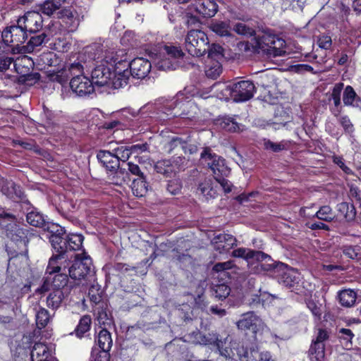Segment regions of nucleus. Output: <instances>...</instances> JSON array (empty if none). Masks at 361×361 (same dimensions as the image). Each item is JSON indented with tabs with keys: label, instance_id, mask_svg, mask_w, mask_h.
<instances>
[{
	"label": "nucleus",
	"instance_id": "33",
	"mask_svg": "<svg viewBox=\"0 0 361 361\" xmlns=\"http://www.w3.org/2000/svg\"><path fill=\"white\" fill-rule=\"evenodd\" d=\"M114 172L115 174L113 177L114 184L122 185L123 184L128 185L130 183H132L133 180L126 169L119 167L118 169L116 170Z\"/></svg>",
	"mask_w": 361,
	"mask_h": 361
},
{
	"label": "nucleus",
	"instance_id": "56",
	"mask_svg": "<svg viewBox=\"0 0 361 361\" xmlns=\"http://www.w3.org/2000/svg\"><path fill=\"white\" fill-rule=\"evenodd\" d=\"M212 290H214L215 297L219 300L226 298L231 293L230 287L224 283L216 286L214 289L213 287Z\"/></svg>",
	"mask_w": 361,
	"mask_h": 361
},
{
	"label": "nucleus",
	"instance_id": "26",
	"mask_svg": "<svg viewBox=\"0 0 361 361\" xmlns=\"http://www.w3.org/2000/svg\"><path fill=\"white\" fill-rule=\"evenodd\" d=\"M197 190L207 200L214 199L217 195L216 190L212 186V180L210 178H204L200 183Z\"/></svg>",
	"mask_w": 361,
	"mask_h": 361
},
{
	"label": "nucleus",
	"instance_id": "6",
	"mask_svg": "<svg viewBox=\"0 0 361 361\" xmlns=\"http://www.w3.org/2000/svg\"><path fill=\"white\" fill-rule=\"evenodd\" d=\"M209 39L207 35L202 30L192 29L185 39V46L188 52L197 57H200L207 53Z\"/></svg>",
	"mask_w": 361,
	"mask_h": 361
},
{
	"label": "nucleus",
	"instance_id": "47",
	"mask_svg": "<svg viewBox=\"0 0 361 361\" xmlns=\"http://www.w3.org/2000/svg\"><path fill=\"white\" fill-rule=\"evenodd\" d=\"M97 319L100 324L104 325H110L113 322L111 313L104 307L98 308Z\"/></svg>",
	"mask_w": 361,
	"mask_h": 361
},
{
	"label": "nucleus",
	"instance_id": "27",
	"mask_svg": "<svg viewBox=\"0 0 361 361\" xmlns=\"http://www.w3.org/2000/svg\"><path fill=\"white\" fill-rule=\"evenodd\" d=\"M97 343L102 350L109 352L113 344L111 334L106 329L100 330L98 337Z\"/></svg>",
	"mask_w": 361,
	"mask_h": 361
},
{
	"label": "nucleus",
	"instance_id": "8",
	"mask_svg": "<svg viewBox=\"0 0 361 361\" xmlns=\"http://www.w3.org/2000/svg\"><path fill=\"white\" fill-rule=\"evenodd\" d=\"M200 157L212 169L214 178L216 176H228L230 173L229 168L226 166L225 159L213 153L210 148L205 147Z\"/></svg>",
	"mask_w": 361,
	"mask_h": 361
},
{
	"label": "nucleus",
	"instance_id": "23",
	"mask_svg": "<svg viewBox=\"0 0 361 361\" xmlns=\"http://www.w3.org/2000/svg\"><path fill=\"white\" fill-rule=\"evenodd\" d=\"M343 101L345 106L361 107V99L350 85L344 89Z\"/></svg>",
	"mask_w": 361,
	"mask_h": 361
},
{
	"label": "nucleus",
	"instance_id": "14",
	"mask_svg": "<svg viewBox=\"0 0 361 361\" xmlns=\"http://www.w3.org/2000/svg\"><path fill=\"white\" fill-rule=\"evenodd\" d=\"M13 233H11V238L13 241L16 242L23 246V248L20 250V252H18L14 251L10 255L11 257L9 259V262L15 258L18 257L19 255L23 256L25 258H27V244L29 243V239L27 235V230L20 228L18 226H16L15 229L12 231Z\"/></svg>",
	"mask_w": 361,
	"mask_h": 361
},
{
	"label": "nucleus",
	"instance_id": "30",
	"mask_svg": "<svg viewBox=\"0 0 361 361\" xmlns=\"http://www.w3.org/2000/svg\"><path fill=\"white\" fill-rule=\"evenodd\" d=\"M249 252L250 253L248 255V261H256L262 262H264V263H262L261 264V268L264 271V269L262 268L263 264H275L274 262H273V259H271L270 255L262 251L250 249Z\"/></svg>",
	"mask_w": 361,
	"mask_h": 361
},
{
	"label": "nucleus",
	"instance_id": "62",
	"mask_svg": "<svg viewBox=\"0 0 361 361\" xmlns=\"http://www.w3.org/2000/svg\"><path fill=\"white\" fill-rule=\"evenodd\" d=\"M221 73V65L219 62H215L212 66L208 67L205 71V74L207 77L215 79L216 78L220 73Z\"/></svg>",
	"mask_w": 361,
	"mask_h": 361
},
{
	"label": "nucleus",
	"instance_id": "21",
	"mask_svg": "<svg viewBox=\"0 0 361 361\" xmlns=\"http://www.w3.org/2000/svg\"><path fill=\"white\" fill-rule=\"evenodd\" d=\"M48 36L44 31H42L39 35H35L30 37L27 42V44L23 45L20 48V51L23 53H31L37 47L41 46L42 44L48 42Z\"/></svg>",
	"mask_w": 361,
	"mask_h": 361
},
{
	"label": "nucleus",
	"instance_id": "55",
	"mask_svg": "<svg viewBox=\"0 0 361 361\" xmlns=\"http://www.w3.org/2000/svg\"><path fill=\"white\" fill-rule=\"evenodd\" d=\"M69 78V74L66 71V68L50 75L51 80L57 82L61 85L66 83Z\"/></svg>",
	"mask_w": 361,
	"mask_h": 361
},
{
	"label": "nucleus",
	"instance_id": "44",
	"mask_svg": "<svg viewBox=\"0 0 361 361\" xmlns=\"http://www.w3.org/2000/svg\"><path fill=\"white\" fill-rule=\"evenodd\" d=\"M164 49L165 50L167 56L173 61H179V60L183 59L184 56V53L182 49L178 47L165 45L164 47Z\"/></svg>",
	"mask_w": 361,
	"mask_h": 361
},
{
	"label": "nucleus",
	"instance_id": "37",
	"mask_svg": "<svg viewBox=\"0 0 361 361\" xmlns=\"http://www.w3.org/2000/svg\"><path fill=\"white\" fill-rule=\"evenodd\" d=\"M219 91L222 98L225 99H231L234 101V87L233 82L229 85L226 84H215L212 87Z\"/></svg>",
	"mask_w": 361,
	"mask_h": 361
},
{
	"label": "nucleus",
	"instance_id": "13",
	"mask_svg": "<svg viewBox=\"0 0 361 361\" xmlns=\"http://www.w3.org/2000/svg\"><path fill=\"white\" fill-rule=\"evenodd\" d=\"M0 191L7 197L14 201L23 200L25 198L24 191L19 185L4 178L0 181Z\"/></svg>",
	"mask_w": 361,
	"mask_h": 361
},
{
	"label": "nucleus",
	"instance_id": "11",
	"mask_svg": "<svg viewBox=\"0 0 361 361\" xmlns=\"http://www.w3.org/2000/svg\"><path fill=\"white\" fill-rule=\"evenodd\" d=\"M234 102H243L250 100L256 92V87L250 80H240L233 82Z\"/></svg>",
	"mask_w": 361,
	"mask_h": 361
},
{
	"label": "nucleus",
	"instance_id": "1",
	"mask_svg": "<svg viewBox=\"0 0 361 361\" xmlns=\"http://www.w3.org/2000/svg\"><path fill=\"white\" fill-rule=\"evenodd\" d=\"M126 69L119 70L118 74L115 78L114 89L123 87L128 83L130 76L135 79H144L149 73L152 64L147 59L142 57L135 58L130 63L124 61Z\"/></svg>",
	"mask_w": 361,
	"mask_h": 361
},
{
	"label": "nucleus",
	"instance_id": "50",
	"mask_svg": "<svg viewBox=\"0 0 361 361\" xmlns=\"http://www.w3.org/2000/svg\"><path fill=\"white\" fill-rule=\"evenodd\" d=\"M68 281V275L65 273L55 275L52 281V286L54 290H63Z\"/></svg>",
	"mask_w": 361,
	"mask_h": 361
},
{
	"label": "nucleus",
	"instance_id": "58",
	"mask_svg": "<svg viewBox=\"0 0 361 361\" xmlns=\"http://www.w3.org/2000/svg\"><path fill=\"white\" fill-rule=\"evenodd\" d=\"M166 190L171 195L178 194L182 188V182L180 179L176 178L168 181L166 186Z\"/></svg>",
	"mask_w": 361,
	"mask_h": 361
},
{
	"label": "nucleus",
	"instance_id": "32",
	"mask_svg": "<svg viewBox=\"0 0 361 361\" xmlns=\"http://www.w3.org/2000/svg\"><path fill=\"white\" fill-rule=\"evenodd\" d=\"M339 302L342 306L350 307L356 300V294L351 290H343L338 293Z\"/></svg>",
	"mask_w": 361,
	"mask_h": 361
},
{
	"label": "nucleus",
	"instance_id": "3",
	"mask_svg": "<svg viewBox=\"0 0 361 361\" xmlns=\"http://www.w3.org/2000/svg\"><path fill=\"white\" fill-rule=\"evenodd\" d=\"M285 41L276 35L264 32L256 39L255 47L258 53L262 52L269 57H276L285 54L283 48Z\"/></svg>",
	"mask_w": 361,
	"mask_h": 361
},
{
	"label": "nucleus",
	"instance_id": "22",
	"mask_svg": "<svg viewBox=\"0 0 361 361\" xmlns=\"http://www.w3.org/2000/svg\"><path fill=\"white\" fill-rule=\"evenodd\" d=\"M336 210L338 215L343 216L348 222L353 221L355 219L357 212L353 204H349L345 202H341L337 204Z\"/></svg>",
	"mask_w": 361,
	"mask_h": 361
},
{
	"label": "nucleus",
	"instance_id": "19",
	"mask_svg": "<svg viewBox=\"0 0 361 361\" xmlns=\"http://www.w3.org/2000/svg\"><path fill=\"white\" fill-rule=\"evenodd\" d=\"M16 72L20 74L18 81L20 84L32 86L36 84L41 78V75L37 72H30L23 73V66L20 63L15 64Z\"/></svg>",
	"mask_w": 361,
	"mask_h": 361
},
{
	"label": "nucleus",
	"instance_id": "16",
	"mask_svg": "<svg viewBox=\"0 0 361 361\" xmlns=\"http://www.w3.org/2000/svg\"><path fill=\"white\" fill-rule=\"evenodd\" d=\"M236 243V238L233 235L227 233L219 234L212 240L214 248L220 253L228 252L237 245Z\"/></svg>",
	"mask_w": 361,
	"mask_h": 361
},
{
	"label": "nucleus",
	"instance_id": "35",
	"mask_svg": "<svg viewBox=\"0 0 361 361\" xmlns=\"http://www.w3.org/2000/svg\"><path fill=\"white\" fill-rule=\"evenodd\" d=\"M67 241H68V252L72 251H76L82 247V244L84 238L80 234L75 233H66Z\"/></svg>",
	"mask_w": 361,
	"mask_h": 361
},
{
	"label": "nucleus",
	"instance_id": "59",
	"mask_svg": "<svg viewBox=\"0 0 361 361\" xmlns=\"http://www.w3.org/2000/svg\"><path fill=\"white\" fill-rule=\"evenodd\" d=\"M110 354L107 351L99 350L97 348H94L91 353L90 361H109Z\"/></svg>",
	"mask_w": 361,
	"mask_h": 361
},
{
	"label": "nucleus",
	"instance_id": "20",
	"mask_svg": "<svg viewBox=\"0 0 361 361\" xmlns=\"http://www.w3.org/2000/svg\"><path fill=\"white\" fill-rule=\"evenodd\" d=\"M50 356V350L44 343H36L30 353L31 361H51Z\"/></svg>",
	"mask_w": 361,
	"mask_h": 361
},
{
	"label": "nucleus",
	"instance_id": "61",
	"mask_svg": "<svg viewBox=\"0 0 361 361\" xmlns=\"http://www.w3.org/2000/svg\"><path fill=\"white\" fill-rule=\"evenodd\" d=\"M186 336L188 341L195 345H202V343L205 342V340L202 339L204 338V334L198 330L188 334Z\"/></svg>",
	"mask_w": 361,
	"mask_h": 361
},
{
	"label": "nucleus",
	"instance_id": "60",
	"mask_svg": "<svg viewBox=\"0 0 361 361\" xmlns=\"http://www.w3.org/2000/svg\"><path fill=\"white\" fill-rule=\"evenodd\" d=\"M191 256L188 254L180 253L176 249L172 250L171 259L179 263H188L191 262Z\"/></svg>",
	"mask_w": 361,
	"mask_h": 361
},
{
	"label": "nucleus",
	"instance_id": "2",
	"mask_svg": "<svg viewBox=\"0 0 361 361\" xmlns=\"http://www.w3.org/2000/svg\"><path fill=\"white\" fill-rule=\"evenodd\" d=\"M103 60L107 63H115L114 71H112L111 68L104 64L97 66L92 71L91 81L94 85L99 87L109 86L114 88V82L119 70H121L119 66L123 65V61L121 60L117 61L118 59L113 55V53L110 56L106 55Z\"/></svg>",
	"mask_w": 361,
	"mask_h": 361
},
{
	"label": "nucleus",
	"instance_id": "51",
	"mask_svg": "<svg viewBox=\"0 0 361 361\" xmlns=\"http://www.w3.org/2000/svg\"><path fill=\"white\" fill-rule=\"evenodd\" d=\"M274 119L275 121L273 122V124L285 126L290 121L291 118L285 111L279 109L275 112Z\"/></svg>",
	"mask_w": 361,
	"mask_h": 361
},
{
	"label": "nucleus",
	"instance_id": "17",
	"mask_svg": "<svg viewBox=\"0 0 361 361\" xmlns=\"http://www.w3.org/2000/svg\"><path fill=\"white\" fill-rule=\"evenodd\" d=\"M99 161L109 171H115L119 168L118 159L113 152L107 150H100L97 154Z\"/></svg>",
	"mask_w": 361,
	"mask_h": 361
},
{
	"label": "nucleus",
	"instance_id": "10",
	"mask_svg": "<svg viewBox=\"0 0 361 361\" xmlns=\"http://www.w3.org/2000/svg\"><path fill=\"white\" fill-rule=\"evenodd\" d=\"M236 325L240 330H249L256 334L263 329L264 323L254 312H248L242 314V318L236 322Z\"/></svg>",
	"mask_w": 361,
	"mask_h": 361
},
{
	"label": "nucleus",
	"instance_id": "45",
	"mask_svg": "<svg viewBox=\"0 0 361 361\" xmlns=\"http://www.w3.org/2000/svg\"><path fill=\"white\" fill-rule=\"evenodd\" d=\"M113 153L118 159L119 164L121 161L123 162L126 161L132 154L130 147L127 146L118 147L113 150Z\"/></svg>",
	"mask_w": 361,
	"mask_h": 361
},
{
	"label": "nucleus",
	"instance_id": "40",
	"mask_svg": "<svg viewBox=\"0 0 361 361\" xmlns=\"http://www.w3.org/2000/svg\"><path fill=\"white\" fill-rule=\"evenodd\" d=\"M314 216L327 222L332 221L335 218L332 209L329 205L321 207Z\"/></svg>",
	"mask_w": 361,
	"mask_h": 361
},
{
	"label": "nucleus",
	"instance_id": "46",
	"mask_svg": "<svg viewBox=\"0 0 361 361\" xmlns=\"http://www.w3.org/2000/svg\"><path fill=\"white\" fill-rule=\"evenodd\" d=\"M343 253L350 259L360 260V249L357 246L345 245L342 247Z\"/></svg>",
	"mask_w": 361,
	"mask_h": 361
},
{
	"label": "nucleus",
	"instance_id": "64",
	"mask_svg": "<svg viewBox=\"0 0 361 361\" xmlns=\"http://www.w3.org/2000/svg\"><path fill=\"white\" fill-rule=\"evenodd\" d=\"M66 68L67 73L69 74V78L80 75V74L82 72V66L80 63H71Z\"/></svg>",
	"mask_w": 361,
	"mask_h": 361
},
{
	"label": "nucleus",
	"instance_id": "39",
	"mask_svg": "<svg viewBox=\"0 0 361 361\" xmlns=\"http://www.w3.org/2000/svg\"><path fill=\"white\" fill-rule=\"evenodd\" d=\"M91 325V318L89 315L83 316L79 322L75 331L78 337L81 338L84 334L90 330Z\"/></svg>",
	"mask_w": 361,
	"mask_h": 361
},
{
	"label": "nucleus",
	"instance_id": "9",
	"mask_svg": "<svg viewBox=\"0 0 361 361\" xmlns=\"http://www.w3.org/2000/svg\"><path fill=\"white\" fill-rule=\"evenodd\" d=\"M43 18L37 11H28L18 19V24L24 27L30 34H35L42 29Z\"/></svg>",
	"mask_w": 361,
	"mask_h": 361
},
{
	"label": "nucleus",
	"instance_id": "41",
	"mask_svg": "<svg viewBox=\"0 0 361 361\" xmlns=\"http://www.w3.org/2000/svg\"><path fill=\"white\" fill-rule=\"evenodd\" d=\"M63 258L64 257L61 256H58V254L56 253L54 254L49 260V263L46 270L47 273L49 274H52L59 272L61 270L59 260Z\"/></svg>",
	"mask_w": 361,
	"mask_h": 361
},
{
	"label": "nucleus",
	"instance_id": "43",
	"mask_svg": "<svg viewBox=\"0 0 361 361\" xmlns=\"http://www.w3.org/2000/svg\"><path fill=\"white\" fill-rule=\"evenodd\" d=\"M61 4H60L59 1H54V0H46L41 6L40 10L41 11L47 16H51L53 13L59 9Z\"/></svg>",
	"mask_w": 361,
	"mask_h": 361
},
{
	"label": "nucleus",
	"instance_id": "15",
	"mask_svg": "<svg viewBox=\"0 0 361 361\" xmlns=\"http://www.w3.org/2000/svg\"><path fill=\"white\" fill-rule=\"evenodd\" d=\"M26 221L30 226L42 228L47 232L49 231V227L56 224L47 221L43 214L35 207H32L30 211L27 212Z\"/></svg>",
	"mask_w": 361,
	"mask_h": 361
},
{
	"label": "nucleus",
	"instance_id": "29",
	"mask_svg": "<svg viewBox=\"0 0 361 361\" xmlns=\"http://www.w3.org/2000/svg\"><path fill=\"white\" fill-rule=\"evenodd\" d=\"M154 169L157 173H161L166 177H170L173 173H175L171 159L158 161L154 165Z\"/></svg>",
	"mask_w": 361,
	"mask_h": 361
},
{
	"label": "nucleus",
	"instance_id": "57",
	"mask_svg": "<svg viewBox=\"0 0 361 361\" xmlns=\"http://www.w3.org/2000/svg\"><path fill=\"white\" fill-rule=\"evenodd\" d=\"M221 127L229 132H236L240 129V127L234 119L231 118H223L220 122Z\"/></svg>",
	"mask_w": 361,
	"mask_h": 361
},
{
	"label": "nucleus",
	"instance_id": "5",
	"mask_svg": "<svg viewBox=\"0 0 361 361\" xmlns=\"http://www.w3.org/2000/svg\"><path fill=\"white\" fill-rule=\"evenodd\" d=\"M262 268L265 271L277 269L281 271L279 282L286 287L291 288L292 291L298 293L300 289V274L293 269H289L283 263L263 264Z\"/></svg>",
	"mask_w": 361,
	"mask_h": 361
},
{
	"label": "nucleus",
	"instance_id": "52",
	"mask_svg": "<svg viewBox=\"0 0 361 361\" xmlns=\"http://www.w3.org/2000/svg\"><path fill=\"white\" fill-rule=\"evenodd\" d=\"M233 30L238 35H245L247 37L253 36L255 34V30L243 23H237L233 26Z\"/></svg>",
	"mask_w": 361,
	"mask_h": 361
},
{
	"label": "nucleus",
	"instance_id": "7",
	"mask_svg": "<svg viewBox=\"0 0 361 361\" xmlns=\"http://www.w3.org/2000/svg\"><path fill=\"white\" fill-rule=\"evenodd\" d=\"M49 233H51L49 240L55 252L58 254V256H61L64 258L65 256L68 257V241H67L66 233L64 228L58 224H55L49 227Z\"/></svg>",
	"mask_w": 361,
	"mask_h": 361
},
{
	"label": "nucleus",
	"instance_id": "42",
	"mask_svg": "<svg viewBox=\"0 0 361 361\" xmlns=\"http://www.w3.org/2000/svg\"><path fill=\"white\" fill-rule=\"evenodd\" d=\"M211 28L213 32L220 36H230L231 27L229 24L226 22H217L211 25Z\"/></svg>",
	"mask_w": 361,
	"mask_h": 361
},
{
	"label": "nucleus",
	"instance_id": "28",
	"mask_svg": "<svg viewBox=\"0 0 361 361\" xmlns=\"http://www.w3.org/2000/svg\"><path fill=\"white\" fill-rule=\"evenodd\" d=\"M11 30L13 32V39H11V42L16 44V46L23 44L27 39V30L24 27H20V24L16 25H11Z\"/></svg>",
	"mask_w": 361,
	"mask_h": 361
},
{
	"label": "nucleus",
	"instance_id": "53",
	"mask_svg": "<svg viewBox=\"0 0 361 361\" xmlns=\"http://www.w3.org/2000/svg\"><path fill=\"white\" fill-rule=\"evenodd\" d=\"M264 146L267 150H271L273 152H279L286 148V142L284 141L274 142L270 140H264Z\"/></svg>",
	"mask_w": 361,
	"mask_h": 361
},
{
	"label": "nucleus",
	"instance_id": "18",
	"mask_svg": "<svg viewBox=\"0 0 361 361\" xmlns=\"http://www.w3.org/2000/svg\"><path fill=\"white\" fill-rule=\"evenodd\" d=\"M195 10L203 17L211 18L218 11V5L215 0H198L195 4Z\"/></svg>",
	"mask_w": 361,
	"mask_h": 361
},
{
	"label": "nucleus",
	"instance_id": "12",
	"mask_svg": "<svg viewBox=\"0 0 361 361\" xmlns=\"http://www.w3.org/2000/svg\"><path fill=\"white\" fill-rule=\"evenodd\" d=\"M70 87L73 93L78 97H86L94 92V85L87 77L77 75L70 81Z\"/></svg>",
	"mask_w": 361,
	"mask_h": 361
},
{
	"label": "nucleus",
	"instance_id": "24",
	"mask_svg": "<svg viewBox=\"0 0 361 361\" xmlns=\"http://www.w3.org/2000/svg\"><path fill=\"white\" fill-rule=\"evenodd\" d=\"M65 298V293L63 290H54L47 298L48 307L56 310L62 304Z\"/></svg>",
	"mask_w": 361,
	"mask_h": 361
},
{
	"label": "nucleus",
	"instance_id": "36",
	"mask_svg": "<svg viewBox=\"0 0 361 361\" xmlns=\"http://www.w3.org/2000/svg\"><path fill=\"white\" fill-rule=\"evenodd\" d=\"M52 316L44 307H40L36 313V324L39 329L44 328L51 321Z\"/></svg>",
	"mask_w": 361,
	"mask_h": 361
},
{
	"label": "nucleus",
	"instance_id": "38",
	"mask_svg": "<svg viewBox=\"0 0 361 361\" xmlns=\"http://www.w3.org/2000/svg\"><path fill=\"white\" fill-rule=\"evenodd\" d=\"M247 361H270L271 355L268 352H259L257 348H251L246 352Z\"/></svg>",
	"mask_w": 361,
	"mask_h": 361
},
{
	"label": "nucleus",
	"instance_id": "63",
	"mask_svg": "<svg viewBox=\"0 0 361 361\" xmlns=\"http://www.w3.org/2000/svg\"><path fill=\"white\" fill-rule=\"evenodd\" d=\"M171 162L175 173H176V171L184 170L187 164V161L185 158L183 157H174L171 160Z\"/></svg>",
	"mask_w": 361,
	"mask_h": 361
},
{
	"label": "nucleus",
	"instance_id": "25",
	"mask_svg": "<svg viewBox=\"0 0 361 361\" xmlns=\"http://www.w3.org/2000/svg\"><path fill=\"white\" fill-rule=\"evenodd\" d=\"M149 185L146 181L145 175L133 180L131 188L133 194L137 197H143L148 191Z\"/></svg>",
	"mask_w": 361,
	"mask_h": 361
},
{
	"label": "nucleus",
	"instance_id": "31",
	"mask_svg": "<svg viewBox=\"0 0 361 361\" xmlns=\"http://www.w3.org/2000/svg\"><path fill=\"white\" fill-rule=\"evenodd\" d=\"M325 355V346L324 344H314L312 342L310 350L309 356L311 361H322L324 358Z\"/></svg>",
	"mask_w": 361,
	"mask_h": 361
},
{
	"label": "nucleus",
	"instance_id": "54",
	"mask_svg": "<svg viewBox=\"0 0 361 361\" xmlns=\"http://www.w3.org/2000/svg\"><path fill=\"white\" fill-rule=\"evenodd\" d=\"M204 340L205 342L202 343V345H214L216 348H221L223 345V341L219 339V335L216 333H209L208 334H204Z\"/></svg>",
	"mask_w": 361,
	"mask_h": 361
},
{
	"label": "nucleus",
	"instance_id": "49",
	"mask_svg": "<svg viewBox=\"0 0 361 361\" xmlns=\"http://www.w3.org/2000/svg\"><path fill=\"white\" fill-rule=\"evenodd\" d=\"M184 145L185 140L178 136H173L166 143L165 147L167 149V152L170 154L178 147L183 149Z\"/></svg>",
	"mask_w": 361,
	"mask_h": 361
},
{
	"label": "nucleus",
	"instance_id": "34",
	"mask_svg": "<svg viewBox=\"0 0 361 361\" xmlns=\"http://www.w3.org/2000/svg\"><path fill=\"white\" fill-rule=\"evenodd\" d=\"M180 66V63L178 61H173L171 58L164 57L160 59L156 63V66L159 70L161 71H170V70H176Z\"/></svg>",
	"mask_w": 361,
	"mask_h": 361
},
{
	"label": "nucleus",
	"instance_id": "48",
	"mask_svg": "<svg viewBox=\"0 0 361 361\" xmlns=\"http://www.w3.org/2000/svg\"><path fill=\"white\" fill-rule=\"evenodd\" d=\"M223 48L216 44H212L211 46L209 43L208 44V49H207V52L208 54V58L216 61L218 62L219 59L223 57Z\"/></svg>",
	"mask_w": 361,
	"mask_h": 361
},
{
	"label": "nucleus",
	"instance_id": "4",
	"mask_svg": "<svg viewBox=\"0 0 361 361\" xmlns=\"http://www.w3.org/2000/svg\"><path fill=\"white\" fill-rule=\"evenodd\" d=\"M94 269L92 259L88 256L80 257L79 255H75V260L68 269V274L74 280L91 281L94 276Z\"/></svg>",
	"mask_w": 361,
	"mask_h": 361
}]
</instances>
